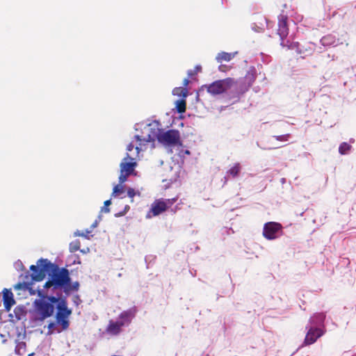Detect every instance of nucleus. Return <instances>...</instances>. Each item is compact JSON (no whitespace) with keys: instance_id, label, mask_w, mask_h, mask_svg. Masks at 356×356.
I'll use <instances>...</instances> for the list:
<instances>
[{"instance_id":"nucleus-1","label":"nucleus","mask_w":356,"mask_h":356,"mask_svg":"<svg viewBox=\"0 0 356 356\" xmlns=\"http://www.w3.org/2000/svg\"><path fill=\"white\" fill-rule=\"evenodd\" d=\"M30 270L32 274L26 272L24 275L23 282L18 284V288H22L24 290H29L31 295L35 294L32 290V282L42 281L46 276V274L50 277L49 280L44 284L42 289H48L53 286L54 289H63L70 282L69 270L65 268H59L56 264H52L47 259L41 258L37 261V265H31Z\"/></svg>"},{"instance_id":"nucleus-2","label":"nucleus","mask_w":356,"mask_h":356,"mask_svg":"<svg viewBox=\"0 0 356 356\" xmlns=\"http://www.w3.org/2000/svg\"><path fill=\"white\" fill-rule=\"evenodd\" d=\"M38 296L40 299L35 300L34 309L30 317V323L33 326L41 325L46 318L53 315L54 309L51 302H46L44 289H38Z\"/></svg>"},{"instance_id":"nucleus-3","label":"nucleus","mask_w":356,"mask_h":356,"mask_svg":"<svg viewBox=\"0 0 356 356\" xmlns=\"http://www.w3.org/2000/svg\"><path fill=\"white\" fill-rule=\"evenodd\" d=\"M149 126H150V129L154 131L153 137H154L155 140H157L159 143L167 146L182 145L180 141L179 131L170 129L165 131L161 128L160 122L157 120L149 122Z\"/></svg>"},{"instance_id":"nucleus-4","label":"nucleus","mask_w":356,"mask_h":356,"mask_svg":"<svg viewBox=\"0 0 356 356\" xmlns=\"http://www.w3.org/2000/svg\"><path fill=\"white\" fill-rule=\"evenodd\" d=\"M207 92L213 95H220L224 92L232 90L236 92L238 88L237 82L232 78H227L222 80L213 81L211 84L206 86Z\"/></svg>"},{"instance_id":"nucleus-5","label":"nucleus","mask_w":356,"mask_h":356,"mask_svg":"<svg viewBox=\"0 0 356 356\" xmlns=\"http://www.w3.org/2000/svg\"><path fill=\"white\" fill-rule=\"evenodd\" d=\"M56 321L57 325H60L63 330H67L70 326L69 317L72 314V309L67 307L66 297H63L59 304L56 305Z\"/></svg>"},{"instance_id":"nucleus-6","label":"nucleus","mask_w":356,"mask_h":356,"mask_svg":"<svg viewBox=\"0 0 356 356\" xmlns=\"http://www.w3.org/2000/svg\"><path fill=\"white\" fill-rule=\"evenodd\" d=\"M134 141H131L127 147V153L124 158L122 159L120 164V171L132 175L137 166V160L139 156L137 153H133L134 150Z\"/></svg>"},{"instance_id":"nucleus-7","label":"nucleus","mask_w":356,"mask_h":356,"mask_svg":"<svg viewBox=\"0 0 356 356\" xmlns=\"http://www.w3.org/2000/svg\"><path fill=\"white\" fill-rule=\"evenodd\" d=\"M256 68L254 66L250 67L243 78L244 83H237L238 88L236 89V95L234 97L238 98L240 95L245 93L252 86L256 79Z\"/></svg>"},{"instance_id":"nucleus-8","label":"nucleus","mask_w":356,"mask_h":356,"mask_svg":"<svg viewBox=\"0 0 356 356\" xmlns=\"http://www.w3.org/2000/svg\"><path fill=\"white\" fill-rule=\"evenodd\" d=\"M145 129L147 131V136L136 135L134 140H132L134 142L136 140L138 143L136 146L134 147V150L132 151L133 153H137L138 156H139L140 151L143 150V147H145L147 143L155 141V138L153 137L154 131L150 129L149 123L145 125Z\"/></svg>"},{"instance_id":"nucleus-9","label":"nucleus","mask_w":356,"mask_h":356,"mask_svg":"<svg viewBox=\"0 0 356 356\" xmlns=\"http://www.w3.org/2000/svg\"><path fill=\"white\" fill-rule=\"evenodd\" d=\"M289 26L288 17L286 15H280L278 17V29L277 34L280 38V45L283 47H286V44H290L291 42L286 39L289 35Z\"/></svg>"},{"instance_id":"nucleus-10","label":"nucleus","mask_w":356,"mask_h":356,"mask_svg":"<svg viewBox=\"0 0 356 356\" xmlns=\"http://www.w3.org/2000/svg\"><path fill=\"white\" fill-rule=\"evenodd\" d=\"M288 49H294L297 54L302 55V57L311 56L315 51L316 44L309 42L304 44H300L298 42H291L290 44H286Z\"/></svg>"},{"instance_id":"nucleus-11","label":"nucleus","mask_w":356,"mask_h":356,"mask_svg":"<svg viewBox=\"0 0 356 356\" xmlns=\"http://www.w3.org/2000/svg\"><path fill=\"white\" fill-rule=\"evenodd\" d=\"M282 229L281 224L275 222H268L264 226L263 235L268 240H274L281 236Z\"/></svg>"},{"instance_id":"nucleus-12","label":"nucleus","mask_w":356,"mask_h":356,"mask_svg":"<svg viewBox=\"0 0 356 356\" xmlns=\"http://www.w3.org/2000/svg\"><path fill=\"white\" fill-rule=\"evenodd\" d=\"M305 329L307 330L304 341L305 345L313 344L318 338L323 336L325 332V330L320 327L318 328L308 325H306Z\"/></svg>"},{"instance_id":"nucleus-13","label":"nucleus","mask_w":356,"mask_h":356,"mask_svg":"<svg viewBox=\"0 0 356 356\" xmlns=\"http://www.w3.org/2000/svg\"><path fill=\"white\" fill-rule=\"evenodd\" d=\"M137 312V307L135 306L132 307L127 310L122 312L116 321L122 327H127L130 325L132 320L135 318Z\"/></svg>"},{"instance_id":"nucleus-14","label":"nucleus","mask_w":356,"mask_h":356,"mask_svg":"<svg viewBox=\"0 0 356 356\" xmlns=\"http://www.w3.org/2000/svg\"><path fill=\"white\" fill-rule=\"evenodd\" d=\"M166 210V205L163 202V199L156 200L151 205L150 210L146 215L147 218H151L153 216H158Z\"/></svg>"},{"instance_id":"nucleus-15","label":"nucleus","mask_w":356,"mask_h":356,"mask_svg":"<svg viewBox=\"0 0 356 356\" xmlns=\"http://www.w3.org/2000/svg\"><path fill=\"white\" fill-rule=\"evenodd\" d=\"M325 316L324 312L315 313L310 317L307 325L325 330L324 324Z\"/></svg>"},{"instance_id":"nucleus-16","label":"nucleus","mask_w":356,"mask_h":356,"mask_svg":"<svg viewBox=\"0 0 356 356\" xmlns=\"http://www.w3.org/2000/svg\"><path fill=\"white\" fill-rule=\"evenodd\" d=\"M122 326L117 321L110 320L106 332L111 336H117L122 332Z\"/></svg>"},{"instance_id":"nucleus-17","label":"nucleus","mask_w":356,"mask_h":356,"mask_svg":"<svg viewBox=\"0 0 356 356\" xmlns=\"http://www.w3.org/2000/svg\"><path fill=\"white\" fill-rule=\"evenodd\" d=\"M3 300L4 307L6 310L8 312L10 309L11 307L15 303V301L13 298V293L6 289H4L3 291Z\"/></svg>"},{"instance_id":"nucleus-18","label":"nucleus","mask_w":356,"mask_h":356,"mask_svg":"<svg viewBox=\"0 0 356 356\" xmlns=\"http://www.w3.org/2000/svg\"><path fill=\"white\" fill-rule=\"evenodd\" d=\"M321 43L323 46L325 47L335 46L337 44L336 38L332 35H327L323 36L321 39Z\"/></svg>"},{"instance_id":"nucleus-19","label":"nucleus","mask_w":356,"mask_h":356,"mask_svg":"<svg viewBox=\"0 0 356 356\" xmlns=\"http://www.w3.org/2000/svg\"><path fill=\"white\" fill-rule=\"evenodd\" d=\"M241 170V165L239 163H236L229 170H228L225 176V179L227 180L230 177L235 178L236 177Z\"/></svg>"},{"instance_id":"nucleus-20","label":"nucleus","mask_w":356,"mask_h":356,"mask_svg":"<svg viewBox=\"0 0 356 356\" xmlns=\"http://www.w3.org/2000/svg\"><path fill=\"white\" fill-rule=\"evenodd\" d=\"M237 51H235L234 53H227L222 51L218 54L216 59L218 63H220L223 60L230 61L237 54Z\"/></svg>"},{"instance_id":"nucleus-21","label":"nucleus","mask_w":356,"mask_h":356,"mask_svg":"<svg viewBox=\"0 0 356 356\" xmlns=\"http://www.w3.org/2000/svg\"><path fill=\"white\" fill-rule=\"evenodd\" d=\"M79 282L76 281L73 283L69 282L66 287H65L64 293L68 296L70 295L72 291H78L79 289Z\"/></svg>"},{"instance_id":"nucleus-22","label":"nucleus","mask_w":356,"mask_h":356,"mask_svg":"<svg viewBox=\"0 0 356 356\" xmlns=\"http://www.w3.org/2000/svg\"><path fill=\"white\" fill-rule=\"evenodd\" d=\"M26 343L24 341H17L15 346V353L19 355H23L26 353Z\"/></svg>"},{"instance_id":"nucleus-23","label":"nucleus","mask_w":356,"mask_h":356,"mask_svg":"<svg viewBox=\"0 0 356 356\" xmlns=\"http://www.w3.org/2000/svg\"><path fill=\"white\" fill-rule=\"evenodd\" d=\"M266 25H267V19L265 17H262L261 22H259V26L253 24L252 25V29L255 32H261L264 29Z\"/></svg>"},{"instance_id":"nucleus-24","label":"nucleus","mask_w":356,"mask_h":356,"mask_svg":"<svg viewBox=\"0 0 356 356\" xmlns=\"http://www.w3.org/2000/svg\"><path fill=\"white\" fill-rule=\"evenodd\" d=\"M44 293H45L44 300H46V302H51V305H54V304H56V305L57 304H59L60 301L63 298V297L59 298V297H56L54 296H48L47 291H46L45 290H44Z\"/></svg>"},{"instance_id":"nucleus-25","label":"nucleus","mask_w":356,"mask_h":356,"mask_svg":"<svg viewBox=\"0 0 356 356\" xmlns=\"http://www.w3.org/2000/svg\"><path fill=\"white\" fill-rule=\"evenodd\" d=\"M56 322L54 323V322H51L50 323H49L48 325V332H47V334L48 335H51V334H53L54 333H60L62 331H63L61 329H59L56 327Z\"/></svg>"},{"instance_id":"nucleus-26","label":"nucleus","mask_w":356,"mask_h":356,"mask_svg":"<svg viewBox=\"0 0 356 356\" xmlns=\"http://www.w3.org/2000/svg\"><path fill=\"white\" fill-rule=\"evenodd\" d=\"M187 92V89L182 87L175 88L172 90V95L177 97H185Z\"/></svg>"},{"instance_id":"nucleus-27","label":"nucleus","mask_w":356,"mask_h":356,"mask_svg":"<svg viewBox=\"0 0 356 356\" xmlns=\"http://www.w3.org/2000/svg\"><path fill=\"white\" fill-rule=\"evenodd\" d=\"M351 148V145L347 143H342L339 147V152L342 154H347Z\"/></svg>"},{"instance_id":"nucleus-28","label":"nucleus","mask_w":356,"mask_h":356,"mask_svg":"<svg viewBox=\"0 0 356 356\" xmlns=\"http://www.w3.org/2000/svg\"><path fill=\"white\" fill-rule=\"evenodd\" d=\"M176 108L178 113H181L186 111V101L179 99L176 102Z\"/></svg>"},{"instance_id":"nucleus-29","label":"nucleus","mask_w":356,"mask_h":356,"mask_svg":"<svg viewBox=\"0 0 356 356\" xmlns=\"http://www.w3.org/2000/svg\"><path fill=\"white\" fill-rule=\"evenodd\" d=\"M123 191V186L122 184H116L113 187L112 197H116L122 193Z\"/></svg>"},{"instance_id":"nucleus-30","label":"nucleus","mask_w":356,"mask_h":356,"mask_svg":"<svg viewBox=\"0 0 356 356\" xmlns=\"http://www.w3.org/2000/svg\"><path fill=\"white\" fill-rule=\"evenodd\" d=\"M81 243L80 241L78 240H76L74 241H72L70 244V250L71 252H76L80 249Z\"/></svg>"},{"instance_id":"nucleus-31","label":"nucleus","mask_w":356,"mask_h":356,"mask_svg":"<svg viewBox=\"0 0 356 356\" xmlns=\"http://www.w3.org/2000/svg\"><path fill=\"white\" fill-rule=\"evenodd\" d=\"M92 232V229H86L85 232H81L80 231H76L74 232L75 236H81L84 237L85 238L89 239L90 236L89 234Z\"/></svg>"},{"instance_id":"nucleus-32","label":"nucleus","mask_w":356,"mask_h":356,"mask_svg":"<svg viewBox=\"0 0 356 356\" xmlns=\"http://www.w3.org/2000/svg\"><path fill=\"white\" fill-rule=\"evenodd\" d=\"M277 140L280 142H286L289 140L291 137V134H286L284 135H280V136H273Z\"/></svg>"},{"instance_id":"nucleus-33","label":"nucleus","mask_w":356,"mask_h":356,"mask_svg":"<svg viewBox=\"0 0 356 356\" xmlns=\"http://www.w3.org/2000/svg\"><path fill=\"white\" fill-rule=\"evenodd\" d=\"M129 175H130L129 173L124 172L123 171H120V175L119 176V182H120L119 184H122L124 182H125L127 181V177Z\"/></svg>"},{"instance_id":"nucleus-34","label":"nucleus","mask_w":356,"mask_h":356,"mask_svg":"<svg viewBox=\"0 0 356 356\" xmlns=\"http://www.w3.org/2000/svg\"><path fill=\"white\" fill-rule=\"evenodd\" d=\"M23 308L20 307H16L14 309V313L17 320H20L22 318V315L23 313Z\"/></svg>"},{"instance_id":"nucleus-35","label":"nucleus","mask_w":356,"mask_h":356,"mask_svg":"<svg viewBox=\"0 0 356 356\" xmlns=\"http://www.w3.org/2000/svg\"><path fill=\"white\" fill-rule=\"evenodd\" d=\"M176 201H177V198L163 199V202L166 205V209L168 207H171Z\"/></svg>"},{"instance_id":"nucleus-36","label":"nucleus","mask_w":356,"mask_h":356,"mask_svg":"<svg viewBox=\"0 0 356 356\" xmlns=\"http://www.w3.org/2000/svg\"><path fill=\"white\" fill-rule=\"evenodd\" d=\"M111 204V200H108L104 202V205L102 207L101 211L102 212L108 213L110 211V209L108 206Z\"/></svg>"},{"instance_id":"nucleus-37","label":"nucleus","mask_w":356,"mask_h":356,"mask_svg":"<svg viewBox=\"0 0 356 356\" xmlns=\"http://www.w3.org/2000/svg\"><path fill=\"white\" fill-rule=\"evenodd\" d=\"M72 302L76 306H79L81 303V300L78 294L74 295L72 297Z\"/></svg>"},{"instance_id":"nucleus-38","label":"nucleus","mask_w":356,"mask_h":356,"mask_svg":"<svg viewBox=\"0 0 356 356\" xmlns=\"http://www.w3.org/2000/svg\"><path fill=\"white\" fill-rule=\"evenodd\" d=\"M14 266H15V269L18 271L23 270L24 268L22 262L20 260L17 261L14 264Z\"/></svg>"},{"instance_id":"nucleus-39","label":"nucleus","mask_w":356,"mask_h":356,"mask_svg":"<svg viewBox=\"0 0 356 356\" xmlns=\"http://www.w3.org/2000/svg\"><path fill=\"white\" fill-rule=\"evenodd\" d=\"M136 194L140 195V193L139 192L136 193L135 191V190L132 188H129L127 189V195L129 197L133 198Z\"/></svg>"},{"instance_id":"nucleus-40","label":"nucleus","mask_w":356,"mask_h":356,"mask_svg":"<svg viewBox=\"0 0 356 356\" xmlns=\"http://www.w3.org/2000/svg\"><path fill=\"white\" fill-rule=\"evenodd\" d=\"M191 154L190 151L188 149L181 150L179 153L180 157H184V154L189 155Z\"/></svg>"},{"instance_id":"nucleus-41","label":"nucleus","mask_w":356,"mask_h":356,"mask_svg":"<svg viewBox=\"0 0 356 356\" xmlns=\"http://www.w3.org/2000/svg\"><path fill=\"white\" fill-rule=\"evenodd\" d=\"M201 69H202L201 66H200V65H196V66L195 67V69H194V70H193V71L195 72V73H197V72H200V71H201Z\"/></svg>"},{"instance_id":"nucleus-42","label":"nucleus","mask_w":356,"mask_h":356,"mask_svg":"<svg viewBox=\"0 0 356 356\" xmlns=\"http://www.w3.org/2000/svg\"><path fill=\"white\" fill-rule=\"evenodd\" d=\"M143 125V123H137V124H135L134 128H135V129H136V131H138V130H139V129H140V127H141Z\"/></svg>"},{"instance_id":"nucleus-43","label":"nucleus","mask_w":356,"mask_h":356,"mask_svg":"<svg viewBox=\"0 0 356 356\" xmlns=\"http://www.w3.org/2000/svg\"><path fill=\"white\" fill-rule=\"evenodd\" d=\"M196 73H195V72L191 70L188 71V77H192Z\"/></svg>"},{"instance_id":"nucleus-44","label":"nucleus","mask_w":356,"mask_h":356,"mask_svg":"<svg viewBox=\"0 0 356 356\" xmlns=\"http://www.w3.org/2000/svg\"><path fill=\"white\" fill-rule=\"evenodd\" d=\"M98 225V221L97 220H95L91 225V229H92L94 228H95Z\"/></svg>"},{"instance_id":"nucleus-45","label":"nucleus","mask_w":356,"mask_h":356,"mask_svg":"<svg viewBox=\"0 0 356 356\" xmlns=\"http://www.w3.org/2000/svg\"><path fill=\"white\" fill-rule=\"evenodd\" d=\"M219 70L221 71V72H225V69L226 68V66L224 65H220L219 67Z\"/></svg>"},{"instance_id":"nucleus-46","label":"nucleus","mask_w":356,"mask_h":356,"mask_svg":"<svg viewBox=\"0 0 356 356\" xmlns=\"http://www.w3.org/2000/svg\"><path fill=\"white\" fill-rule=\"evenodd\" d=\"M188 83H189L188 79H185L184 80V86H188Z\"/></svg>"},{"instance_id":"nucleus-47","label":"nucleus","mask_w":356,"mask_h":356,"mask_svg":"<svg viewBox=\"0 0 356 356\" xmlns=\"http://www.w3.org/2000/svg\"><path fill=\"white\" fill-rule=\"evenodd\" d=\"M281 182H282V184H284L286 182V179L285 178H282L281 179Z\"/></svg>"}]
</instances>
